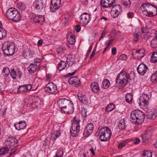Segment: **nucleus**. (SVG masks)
Listing matches in <instances>:
<instances>
[{
	"label": "nucleus",
	"instance_id": "nucleus-32",
	"mask_svg": "<svg viewBox=\"0 0 157 157\" xmlns=\"http://www.w3.org/2000/svg\"><path fill=\"white\" fill-rule=\"evenodd\" d=\"M151 9L153 10V11H151V12L150 13L149 15H148V17H153L157 14V7L155 6H150Z\"/></svg>",
	"mask_w": 157,
	"mask_h": 157
},
{
	"label": "nucleus",
	"instance_id": "nucleus-11",
	"mask_svg": "<svg viewBox=\"0 0 157 157\" xmlns=\"http://www.w3.org/2000/svg\"><path fill=\"white\" fill-rule=\"evenodd\" d=\"M57 89L56 85L52 82H49L47 85L45 90L51 94H53L56 92Z\"/></svg>",
	"mask_w": 157,
	"mask_h": 157
},
{
	"label": "nucleus",
	"instance_id": "nucleus-41",
	"mask_svg": "<svg viewBox=\"0 0 157 157\" xmlns=\"http://www.w3.org/2000/svg\"><path fill=\"white\" fill-rule=\"evenodd\" d=\"M132 96L131 93L125 95V100L126 101L130 103L132 101Z\"/></svg>",
	"mask_w": 157,
	"mask_h": 157
},
{
	"label": "nucleus",
	"instance_id": "nucleus-14",
	"mask_svg": "<svg viewBox=\"0 0 157 157\" xmlns=\"http://www.w3.org/2000/svg\"><path fill=\"white\" fill-rule=\"evenodd\" d=\"M121 11V7L119 5H116L113 6L111 11V16L114 18L117 17Z\"/></svg>",
	"mask_w": 157,
	"mask_h": 157
},
{
	"label": "nucleus",
	"instance_id": "nucleus-8",
	"mask_svg": "<svg viewBox=\"0 0 157 157\" xmlns=\"http://www.w3.org/2000/svg\"><path fill=\"white\" fill-rule=\"evenodd\" d=\"M150 6H155L154 5H151L149 3H143L141 5V9L143 13L146 16H148L151 11L153 10L150 9Z\"/></svg>",
	"mask_w": 157,
	"mask_h": 157
},
{
	"label": "nucleus",
	"instance_id": "nucleus-56",
	"mask_svg": "<svg viewBox=\"0 0 157 157\" xmlns=\"http://www.w3.org/2000/svg\"><path fill=\"white\" fill-rule=\"evenodd\" d=\"M69 17V15L68 13H66L64 17V18L63 19V21H64L65 20L66 21H67Z\"/></svg>",
	"mask_w": 157,
	"mask_h": 157
},
{
	"label": "nucleus",
	"instance_id": "nucleus-23",
	"mask_svg": "<svg viewBox=\"0 0 157 157\" xmlns=\"http://www.w3.org/2000/svg\"><path fill=\"white\" fill-rule=\"evenodd\" d=\"M66 58V62L68 64V66H72L74 64L75 62V58L73 57L72 56L69 55L67 57H65Z\"/></svg>",
	"mask_w": 157,
	"mask_h": 157
},
{
	"label": "nucleus",
	"instance_id": "nucleus-10",
	"mask_svg": "<svg viewBox=\"0 0 157 157\" xmlns=\"http://www.w3.org/2000/svg\"><path fill=\"white\" fill-rule=\"evenodd\" d=\"M61 0H51L50 6V11L55 12L60 7Z\"/></svg>",
	"mask_w": 157,
	"mask_h": 157
},
{
	"label": "nucleus",
	"instance_id": "nucleus-24",
	"mask_svg": "<svg viewBox=\"0 0 157 157\" xmlns=\"http://www.w3.org/2000/svg\"><path fill=\"white\" fill-rule=\"evenodd\" d=\"M67 40L70 44L73 45L75 42V37L72 33L69 34L67 37Z\"/></svg>",
	"mask_w": 157,
	"mask_h": 157
},
{
	"label": "nucleus",
	"instance_id": "nucleus-27",
	"mask_svg": "<svg viewBox=\"0 0 157 157\" xmlns=\"http://www.w3.org/2000/svg\"><path fill=\"white\" fill-rule=\"evenodd\" d=\"M117 127L120 130H123L125 128V122L124 119H121L118 123Z\"/></svg>",
	"mask_w": 157,
	"mask_h": 157
},
{
	"label": "nucleus",
	"instance_id": "nucleus-57",
	"mask_svg": "<svg viewBox=\"0 0 157 157\" xmlns=\"http://www.w3.org/2000/svg\"><path fill=\"white\" fill-rule=\"evenodd\" d=\"M25 87L26 88V89L27 90V92L31 89L32 88V85L31 84H28V85H25Z\"/></svg>",
	"mask_w": 157,
	"mask_h": 157
},
{
	"label": "nucleus",
	"instance_id": "nucleus-2",
	"mask_svg": "<svg viewBox=\"0 0 157 157\" xmlns=\"http://www.w3.org/2000/svg\"><path fill=\"white\" fill-rule=\"evenodd\" d=\"M6 15L8 19L14 22L20 21L21 18L20 13L14 8H11L8 10Z\"/></svg>",
	"mask_w": 157,
	"mask_h": 157
},
{
	"label": "nucleus",
	"instance_id": "nucleus-25",
	"mask_svg": "<svg viewBox=\"0 0 157 157\" xmlns=\"http://www.w3.org/2000/svg\"><path fill=\"white\" fill-rule=\"evenodd\" d=\"M145 52L144 49L143 48L136 50L135 53L133 52H132V55L134 56V55H138V56L140 58H142L144 57V54Z\"/></svg>",
	"mask_w": 157,
	"mask_h": 157
},
{
	"label": "nucleus",
	"instance_id": "nucleus-64",
	"mask_svg": "<svg viewBox=\"0 0 157 157\" xmlns=\"http://www.w3.org/2000/svg\"><path fill=\"white\" fill-rule=\"evenodd\" d=\"M52 75L51 74L48 73L46 74V80H48L52 77Z\"/></svg>",
	"mask_w": 157,
	"mask_h": 157
},
{
	"label": "nucleus",
	"instance_id": "nucleus-34",
	"mask_svg": "<svg viewBox=\"0 0 157 157\" xmlns=\"http://www.w3.org/2000/svg\"><path fill=\"white\" fill-rule=\"evenodd\" d=\"M6 36V31L2 28H0V40L4 39Z\"/></svg>",
	"mask_w": 157,
	"mask_h": 157
},
{
	"label": "nucleus",
	"instance_id": "nucleus-42",
	"mask_svg": "<svg viewBox=\"0 0 157 157\" xmlns=\"http://www.w3.org/2000/svg\"><path fill=\"white\" fill-rule=\"evenodd\" d=\"M114 108V105L112 103H110L107 105L106 110L107 112H109L113 110Z\"/></svg>",
	"mask_w": 157,
	"mask_h": 157
},
{
	"label": "nucleus",
	"instance_id": "nucleus-63",
	"mask_svg": "<svg viewBox=\"0 0 157 157\" xmlns=\"http://www.w3.org/2000/svg\"><path fill=\"white\" fill-rule=\"evenodd\" d=\"M117 52L116 48L115 47L113 48L112 49V53L113 55H114L116 54Z\"/></svg>",
	"mask_w": 157,
	"mask_h": 157
},
{
	"label": "nucleus",
	"instance_id": "nucleus-46",
	"mask_svg": "<svg viewBox=\"0 0 157 157\" xmlns=\"http://www.w3.org/2000/svg\"><path fill=\"white\" fill-rule=\"evenodd\" d=\"M9 149L8 147H4L0 149V155H5L8 152Z\"/></svg>",
	"mask_w": 157,
	"mask_h": 157
},
{
	"label": "nucleus",
	"instance_id": "nucleus-59",
	"mask_svg": "<svg viewBox=\"0 0 157 157\" xmlns=\"http://www.w3.org/2000/svg\"><path fill=\"white\" fill-rule=\"evenodd\" d=\"M107 33V32H105L104 31L101 34V36L99 38V40H101V39L103 38V37Z\"/></svg>",
	"mask_w": 157,
	"mask_h": 157
},
{
	"label": "nucleus",
	"instance_id": "nucleus-61",
	"mask_svg": "<svg viewBox=\"0 0 157 157\" xmlns=\"http://www.w3.org/2000/svg\"><path fill=\"white\" fill-rule=\"evenodd\" d=\"M75 30L78 33L81 30L80 26L78 25H76L75 27Z\"/></svg>",
	"mask_w": 157,
	"mask_h": 157
},
{
	"label": "nucleus",
	"instance_id": "nucleus-15",
	"mask_svg": "<svg viewBox=\"0 0 157 157\" xmlns=\"http://www.w3.org/2000/svg\"><path fill=\"white\" fill-rule=\"evenodd\" d=\"M94 126L93 124L90 123L88 124L86 127L83 133V135L86 137H88L93 132Z\"/></svg>",
	"mask_w": 157,
	"mask_h": 157
},
{
	"label": "nucleus",
	"instance_id": "nucleus-31",
	"mask_svg": "<svg viewBox=\"0 0 157 157\" xmlns=\"http://www.w3.org/2000/svg\"><path fill=\"white\" fill-rule=\"evenodd\" d=\"M78 97L79 100L82 103L85 104H87L88 103V101L84 96L82 95V94H79L78 95Z\"/></svg>",
	"mask_w": 157,
	"mask_h": 157
},
{
	"label": "nucleus",
	"instance_id": "nucleus-19",
	"mask_svg": "<svg viewBox=\"0 0 157 157\" xmlns=\"http://www.w3.org/2000/svg\"><path fill=\"white\" fill-rule=\"evenodd\" d=\"M152 132L151 130H147L142 135L141 137L143 139V144H145L147 142L148 139L151 137Z\"/></svg>",
	"mask_w": 157,
	"mask_h": 157
},
{
	"label": "nucleus",
	"instance_id": "nucleus-16",
	"mask_svg": "<svg viewBox=\"0 0 157 157\" xmlns=\"http://www.w3.org/2000/svg\"><path fill=\"white\" fill-rule=\"evenodd\" d=\"M114 2V0H101L100 5L102 7L110 8L112 6Z\"/></svg>",
	"mask_w": 157,
	"mask_h": 157
},
{
	"label": "nucleus",
	"instance_id": "nucleus-9",
	"mask_svg": "<svg viewBox=\"0 0 157 157\" xmlns=\"http://www.w3.org/2000/svg\"><path fill=\"white\" fill-rule=\"evenodd\" d=\"M80 18V23L83 25H87L91 19L90 14L86 13L82 14Z\"/></svg>",
	"mask_w": 157,
	"mask_h": 157
},
{
	"label": "nucleus",
	"instance_id": "nucleus-21",
	"mask_svg": "<svg viewBox=\"0 0 157 157\" xmlns=\"http://www.w3.org/2000/svg\"><path fill=\"white\" fill-rule=\"evenodd\" d=\"M90 87L92 91L94 93H97L99 90L98 84L96 82H92L90 85Z\"/></svg>",
	"mask_w": 157,
	"mask_h": 157
},
{
	"label": "nucleus",
	"instance_id": "nucleus-37",
	"mask_svg": "<svg viewBox=\"0 0 157 157\" xmlns=\"http://www.w3.org/2000/svg\"><path fill=\"white\" fill-rule=\"evenodd\" d=\"M81 114L82 117L86 118L89 114V113L88 112L86 108L83 107L81 110Z\"/></svg>",
	"mask_w": 157,
	"mask_h": 157
},
{
	"label": "nucleus",
	"instance_id": "nucleus-53",
	"mask_svg": "<svg viewBox=\"0 0 157 157\" xmlns=\"http://www.w3.org/2000/svg\"><path fill=\"white\" fill-rule=\"evenodd\" d=\"M133 143L135 144H137L140 142V140L138 138H136L135 139L132 140Z\"/></svg>",
	"mask_w": 157,
	"mask_h": 157
},
{
	"label": "nucleus",
	"instance_id": "nucleus-5",
	"mask_svg": "<svg viewBox=\"0 0 157 157\" xmlns=\"http://www.w3.org/2000/svg\"><path fill=\"white\" fill-rule=\"evenodd\" d=\"M128 81V76L125 71H122L117 76L116 82L119 84L122 87L125 86Z\"/></svg>",
	"mask_w": 157,
	"mask_h": 157
},
{
	"label": "nucleus",
	"instance_id": "nucleus-13",
	"mask_svg": "<svg viewBox=\"0 0 157 157\" xmlns=\"http://www.w3.org/2000/svg\"><path fill=\"white\" fill-rule=\"evenodd\" d=\"M69 100L66 99H61L58 100L57 105L59 109L63 112L64 109L66 108V105H68Z\"/></svg>",
	"mask_w": 157,
	"mask_h": 157
},
{
	"label": "nucleus",
	"instance_id": "nucleus-52",
	"mask_svg": "<svg viewBox=\"0 0 157 157\" xmlns=\"http://www.w3.org/2000/svg\"><path fill=\"white\" fill-rule=\"evenodd\" d=\"M39 23L40 24H42V23L43 22L44 20V17L42 15L39 16Z\"/></svg>",
	"mask_w": 157,
	"mask_h": 157
},
{
	"label": "nucleus",
	"instance_id": "nucleus-30",
	"mask_svg": "<svg viewBox=\"0 0 157 157\" xmlns=\"http://www.w3.org/2000/svg\"><path fill=\"white\" fill-rule=\"evenodd\" d=\"M67 63L66 62L61 60L58 64V69L59 71L63 70L66 67Z\"/></svg>",
	"mask_w": 157,
	"mask_h": 157
},
{
	"label": "nucleus",
	"instance_id": "nucleus-4",
	"mask_svg": "<svg viewBox=\"0 0 157 157\" xmlns=\"http://www.w3.org/2000/svg\"><path fill=\"white\" fill-rule=\"evenodd\" d=\"M98 134L100 135V140L103 141H107L110 138L111 133L110 129L107 126L101 128Z\"/></svg>",
	"mask_w": 157,
	"mask_h": 157
},
{
	"label": "nucleus",
	"instance_id": "nucleus-60",
	"mask_svg": "<svg viewBox=\"0 0 157 157\" xmlns=\"http://www.w3.org/2000/svg\"><path fill=\"white\" fill-rule=\"evenodd\" d=\"M39 16H36L33 17V20L35 22L39 23Z\"/></svg>",
	"mask_w": 157,
	"mask_h": 157
},
{
	"label": "nucleus",
	"instance_id": "nucleus-62",
	"mask_svg": "<svg viewBox=\"0 0 157 157\" xmlns=\"http://www.w3.org/2000/svg\"><path fill=\"white\" fill-rule=\"evenodd\" d=\"M76 71H77V70H75L74 72H73L72 73H69L66 76L67 77H69L70 76H71L73 75Z\"/></svg>",
	"mask_w": 157,
	"mask_h": 157
},
{
	"label": "nucleus",
	"instance_id": "nucleus-51",
	"mask_svg": "<svg viewBox=\"0 0 157 157\" xmlns=\"http://www.w3.org/2000/svg\"><path fill=\"white\" fill-rule=\"evenodd\" d=\"M118 59L119 60H125L127 59L126 55L124 54H121L119 56Z\"/></svg>",
	"mask_w": 157,
	"mask_h": 157
},
{
	"label": "nucleus",
	"instance_id": "nucleus-35",
	"mask_svg": "<svg viewBox=\"0 0 157 157\" xmlns=\"http://www.w3.org/2000/svg\"><path fill=\"white\" fill-rule=\"evenodd\" d=\"M27 92L25 85L20 86L17 89V93H25Z\"/></svg>",
	"mask_w": 157,
	"mask_h": 157
},
{
	"label": "nucleus",
	"instance_id": "nucleus-55",
	"mask_svg": "<svg viewBox=\"0 0 157 157\" xmlns=\"http://www.w3.org/2000/svg\"><path fill=\"white\" fill-rule=\"evenodd\" d=\"M127 15L128 18H132L134 17V13L133 12H129L128 13Z\"/></svg>",
	"mask_w": 157,
	"mask_h": 157
},
{
	"label": "nucleus",
	"instance_id": "nucleus-40",
	"mask_svg": "<svg viewBox=\"0 0 157 157\" xmlns=\"http://www.w3.org/2000/svg\"><path fill=\"white\" fill-rule=\"evenodd\" d=\"M10 72V70L7 67H5L3 68L2 74L3 76H8Z\"/></svg>",
	"mask_w": 157,
	"mask_h": 157
},
{
	"label": "nucleus",
	"instance_id": "nucleus-29",
	"mask_svg": "<svg viewBox=\"0 0 157 157\" xmlns=\"http://www.w3.org/2000/svg\"><path fill=\"white\" fill-rule=\"evenodd\" d=\"M60 135V133L58 131H55L53 133L51 134V139L53 140H55Z\"/></svg>",
	"mask_w": 157,
	"mask_h": 157
},
{
	"label": "nucleus",
	"instance_id": "nucleus-7",
	"mask_svg": "<svg viewBox=\"0 0 157 157\" xmlns=\"http://www.w3.org/2000/svg\"><path fill=\"white\" fill-rule=\"evenodd\" d=\"M149 99V95L144 94L139 98V104L140 108L145 109L148 105V101Z\"/></svg>",
	"mask_w": 157,
	"mask_h": 157
},
{
	"label": "nucleus",
	"instance_id": "nucleus-12",
	"mask_svg": "<svg viewBox=\"0 0 157 157\" xmlns=\"http://www.w3.org/2000/svg\"><path fill=\"white\" fill-rule=\"evenodd\" d=\"M17 142V140L14 137H11L7 139L6 144V146L12 148V149H13L16 147Z\"/></svg>",
	"mask_w": 157,
	"mask_h": 157
},
{
	"label": "nucleus",
	"instance_id": "nucleus-45",
	"mask_svg": "<svg viewBox=\"0 0 157 157\" xmlns=\"http://www.w3.org/2000/svg\"><path fill=\"white\" fill-rule=\"evenodd\" d=\"M151 46L154 48H157V38H155L152 40L151 42Z\"/></svg>",
	"mask_w": 157,
	"mask_h": 157
},
{
	"label": "nucleus",
	"instance_id": "nucleus-50",
	"mask_svg": "<svg viewBox=\"0 0 157 157\" xmlns=\"http://www.w3.org/2000/svg\"><path fill=\"white\" fill-rule=\"evenodd\" d=\"M17 7L19 9L21 10L25 9L24 6L21 2L18 3L17 4Z\"/></svg>",
	"mask_w": 157,
	"mask_h": 157
},
{
	"label": "nucleus",
	"instance_id": "nucleus-47",
	"mask_svg": "<svg viewBox=\"0 0 157 157\" xmlns=\"http://www.w3.org/2000/svg\"><path fill=\"white\" fill-rule=\"evenodd\" d=\"M10 75L11 77L13 79H16V76L17 75V74L16 71H15L14 69H12L10 70Z\"/></svg>",
	"mask_w": 157,
	"mask_h": 157
},
{
	"label": "nucleus",
	"instance_id": "nucleus-6",
	"mask_svg": "<svg viewBox=\"0 0 157 157\" xmlns=\"http://www.w3.org/2000/svg\"><path fill=\"white\" fill-rule=\"evenodd\" d=\"M80 121V120L78 119H77L75 117H74L71 130V133L73 136H75L79 131Z\"/></svg>",
	"mask_w": 157,
	"mask_h": 157
},
{
	"label": "nucleus",
	"instance_id": "nucleus-43",
	"mask_svg": "<svg viewBox=\"0 0 157 157\" xmlns=\"http://www.w3.org/2000/svg\"><path fill=\"white\" fill-rule=\"evenodd\" d=\"M151 79L152 82H157V71L153 74L151 77Z\"/></svg>",
	"mask_w": 157,
	"mask_h": 157
},
{
	"label": "nucleus",
	"instance_id": "nucleus-26",
	"mask_svg": "<svg viewBox=\"0 0 157 157\" xmlns=\"http://www.w3.org/2000/svg\"><path fill=\"white\" fill-rule=\"evenodd\" d=\"M34 6L37 9L41 10L44 7V5L41 1H36L34 3Z\"/></svg>",
	"mask_w": 157,
	"mask_h": 157
},
{
	"label": "nucleus",
	"instance_id": "nucleus-18",
	"mask_svg": "<svg viewBox=\"0 0 157 157\" xmlns=\"http://www.w3.org/2000/svg\"><path fill=\"white\" fill-rule=\"evenodd\" d=\"M68 82L70 84L73 85L76 87H78L81 85L80 80L77 77L70 78L68 80Z\"/></svg>",
	"mask_w": 157,
	"mask_h": 157
},
{
	"label": "nucleus",
	"instance_id": "nucleus-33",
	"mask_svg": "<svg viewBox=\"0 0 157 157\" xmlns=\"http://www.w3.org/2000/svg\"><path fill=\"white\" fill-rule=\"evenodd\" d=\"M147 117L150 119H154L157 116V114L155 112H152L148 113L147 114Z\"/></svg>",
	"mask_w": 157,
	"mask_h": 157
},
{
	"label": "nucleus",
	"instance_id": "nucleus-49",
	"mask_svg": "<svg viewBox=\"0 0 157 157\" xmlns=\"http://www.w3.org/2000/svg\"><path fill=\"white\" fill-rule=\"evenodd\" d=\"M140 36V33L138 32L134 35L133 38V41L135 42H137L139 40V37Z\"/></svg>",
	"mask_w": 157,
	"mask_h": 157
},
{
	"label": "nucleus",
	"instance_id": "nucleus-36",
	"mask_svg": "<svg viewBox=\"0 0 157 157\" xmlns=\"http://www.w3.org/2000/svg\"><path fill=\"white\" fill-rule=\"evenodd\" d=\"M151 61L153 63L157 62V51L154 52L152 54L151 58Z\"/></svg>",
	"mask_w": 157,
	"mask_h": 157
},
{
	"label": "nucleus",
	"instance_id": "nucleus-48",
	"mask_svg": "<svg viewBox=\"0 0 157 157\" xmlns=\"http://www.w3.org/2000/svg\"><path fill=\"white\" fill-rule=\"evenodd\" d=\"M152 154L151 152L147 151L144 153L142 155V157H152Z\"/></svg>",
	"mask_w": 157,
	"mask_h": 157
},
{
	"label": "nucleus",
	"instance_id": "nucleus-44",
	"mask_svg": "<svg viewBox=\"0 0 157 157\" xmlns=\"http://www.w3.org/2000/svg\"><path fill=\"white\" fill-rule=\"evenodd\" d=\"M122 3L126 7H129L131 5V2L129 0H122Z\"/></svg>",
	"mask_w": 157,
	"mask_h": 157
},
{
	"label": "nucleus",
	"instance_id": "nucleus-1",
	"mask_svg": "<svg viewBox=\"0 0 157 157\" xmlns=\"http://www.w3.org/2000/svg\"><path fill=\"white\" fill-rule=\"evenodd\" d=\"M145 117L144 113L138 110L132 111L131 113V121L135 124H141L144 121Z\"/></svg>",
	"mask_w": 157,
	"mask_h": 157
},
{
	"label": "nucleus",
	"instance_id": "nucleus-22",
	"mask_svg": "<svg viewBox=\"0 0 157 157\" xmlns=\"http://www.w3.org/2000/svg\"><path fill=\"white\" fill-rule=\"evenodd\" d=\"M26 126V124L25 122L22 121L18 123L15 125L16 128L18 130L24 129Z\"/></svg>",
	"mask_w": 157,
	"mask_h": 157
},
{
	"label": "nucleus",
	"instance_id": "nucleus-54",
	"mask_svg": "<svg viewBox=\"0 0 157 157\" xmlns=\"http://www.w3.org/2000/svg\"><path fill=\"white\" fill-rule=\"evenodd\" d=\"M63 155V152L62 151H58L55 155L58 157H62Z\"/></svg>",
	"mask_w": 157,
	"mask_h": 157
},
{
	"label": "nucleus",
	"instance_id": "nucleus-17",
	"mask_svg": "<svg viewBox=\"0 0 157 157\" xmlns=\"http://www.w3.org/2000/svg\"><path fill=\"white\" fill-rule=\"evenodd\" d=\"M147 69V66L144 63H142L137 67V71L140 75H143L146 73Z\"/></svg>",
	"mask_w": 157,
	"mask_h": 157
},
{
	"label": "nucleus",
	"instance_id": "nucleus-58",
	"mask_svg": "<svg viewBox=\"0 0 157 157\" xmlns=\"http://www.w3.org/2000/svg\"><path fill=\"white\" fill-rule=\"evenodd\" d=\"M92 48V46H90V47L88 50V51L86 54V58L88 57V56H89L90 54V53L91 52Z\"/></svg>",
	"mask_w": 157,
	"mask_h": 157
},
{
	"label": "nucleus",
	"instance_id": "nucleus-20",
	"mask_svg": "<svg viewBox=\"0 0 157 157\" xmlns=\"http://www.w3.org/2000/svg\"><path fill=\"white\" fill-rule=\"evenodd\" d=\"M68 105H66V108L64 109L63 112L65 113L70 114L72 113L74 110V108L73 107L72 103L69 101Z\"/></svg>",
	"mask_w": 157,
	"mask_h": 157
},
{
	"label": "nucleus",
	"instance_id": "nucleus-28",
	"mask_svg": "<svg viewBox=\"0 0 157 157\" xmlns=\"http://www.w3.org/2000/svg\"><path fill=\"white\" fill-rule=\"evenodd\" d=\"M37 67L36 65L31 64L28 68L29 73L30 74L33 73L36 71Z\"/></svg>",
	"mask_w": 157,
	"mask_h": 157
},
{
	"label": "nucleus",
	"instance_id": "nucleus-3",
	"mask_svg": "<svg viewBox=\"0 0 157 157\" xmlns=\"http://www.w3.org/2000/svg\"><path fill=\"white\" fill-rule=\"evenodd\" d=\"M2 50L5 55L7 56L13 55L15 51L14 44L12 43H5L2 45Z\"/></svg>",
	"mask_w": 157,
	"mask_h": 157
},
{
	"label": "nucleus",
	"instance_id": "nucleus-39",
	"mask_svg": "<svg viewBox=\"0 0 157 157\" xmlns=\"http://www.w3.org/2000/svg\"><path fill=\"white\" fill-rule=\"evenodd\" d=\"M110 83L109 80L107 79L104 80L102 83V87L105 89H107L108 88Z\"/></svg>",
	"mask_w": 157,
	"mask_h": 157
},
{
	"label": "nucleus",
	"instance_id": "nucleus-38",
	"mask_svg": "<svg viewBox=\"0 0 157 157\" xmlns=\"http://www.w3.org/2000/svg\"><path fill=\"white\" fill-rule=\"evenodd\" d=\"M130 141V140H129L128 139L121 142L118 145L119 149H122Z\"/></svg>",
	"mask_w": 157,
	"mask_h": 157
}]
</instances>
